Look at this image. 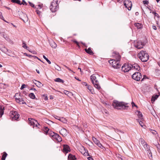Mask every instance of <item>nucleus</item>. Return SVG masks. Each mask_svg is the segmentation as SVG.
I'll return each instance as SVG.
<instances>
[{"instance_id": "42", "label": "nucleus", "mask_w": 160, "mask_h": 160, "mask_svg": "<svg viewBox=\"0 0 160 160\" xmlns=\"http://www.w3.org/2000/svg\"><path fill=\"white\" fill-rule=\"evenodd\" d=\"M137 120L139 122V124L140 125V126L142 127L143 126V122H142L141 121H140V120L139 119H137Z\"/></svg>"}, {"instance_id": "64", "label": "nucleus", "mask_w": 160, "mask_h": 160, "mask_svg": "<svg viewBox=\"0 0 160 160\" xmlns=\"http://www.w3.org/2000/svg\"><path fill=\"white\" fill-rule=\"evenodd\" d=\"M11 52V50H8V55H10L9 54Z\"/></svg>"}, {"instance_id": "38", "label": "nucleus", "mask_w": 160, "mask_h": 160, "mask_svg": "<svg viewBox=\"0 0 160 160\" xmlns=\"http://www.w3.org/2000/svg\"><path fill=\"white\" fill-rule=\"evenodd\" d=\"M42 5L39 4L38 5L36 6L35 7V8L38 9H40L42 7Z\"/></svg>"}, {"instance_id": "34", "label": "nucleus", "mask_w": 160, "mask_h": 160, "mask_svg": "<svg viewBox=\"0 0 160 160\" xmlns=\"http://www.w3.org/2000/svg\"><path fill=\"white\" fill-rule=\"evenodd\" d=\"M87 88L92 93H93L92 89V87L90 85H88L87 86Z\"/></svg>"}, {"instance_id": "50", "label": "nucleus", "mask_w": 160, "mask_h": 160, "mask_svg": "<svg viewBox=\"0 0 160 160\" xmlns=\"http://www.w3.org/2000/svg\"><path fill=\"white\" fill-rule=\"evenodd\" d=\"M143 3L144 4L148 5V3H149V2H148V1H147L146 0L145 1H143Z\"/></svg>"}, {"instance_id": "1", "label": "nucleus", "mask_w": 160, "mask_h": 160, "mask_svg": "<svg viewBox=\"0 0 160 160\" xmlns=\"http://www.w3.org/2000/svg\"><path fill=\"white\" fill-rule=\"evenodd\" d=\"M128 103H125L123 102H119L116 100L113 101L112 105L113 107L117 109L122 108L125 109L126 108H128V106L127 105Z\"/></svg>"}, {"instance_id": "5", "label": "nucleus", "mask_w": 160, "mask_h": 160, "mask_svg": "<svg viewBox=\"0 0 160 160\" xmlns=\"http://www.w3.org/2000/svg\"><path fill=\"white\" fill-rule=\"evenodd\" d=\"M109 62L114 68L118 69L121 67V65L119 64V62L116 61L115 60H110L109 61Z\"/></svg>"}, {"instance_id": "62", "label": "nucleus", "mask_w": 160, "mask_h": 160, "mask_svg": "<svg viewBox=\"0 0 160 160\" xmlns=\"http://www.w3.org/2000/svg\"><path fill=\"white\" fill-rule=\"evenodd\" d=\"M158 65L160 67V58H159V61L158 62Z\"/></svg>"}, {"instance_id": "63", "label": "nucleus", "mask_w": 160, "mask_h": 160, "mask_svg": "<svg viewBox=\"0 0 160 160\" xmlns=\"http://www.w3.org/2000/svg\"><path fill=\"white\" fill-rule=\"evenodd\" d=\"M44 99L45 100H48V97L47 96H45Z\"/></svg>"}, {"instance_id": "11", "label": "nucleus", "mask_w": 160, "mask_h": 160, "mask_svg": "<svg viewBox=\"0 0 160 160\" xmlns=\"http://www.w3.org/2000/svg\"><path fill=\"white\" fill-rule=\"evenodd\" d=\"M63 152L64 153H67L70 151L69 147L67 145L64 144L63 145Z\"/></svg>"}, {"instance_id": "33", "label": "nucleus", "mask_w": 160, "mask_h": 160, "mask_svg": "<svg viewBox=\"0 0 160 160\" xmlns=\"http://www.w3.org/2000/svg\"><path fill=\"white\" fill-rule=\"evenodd\" d=\"M54 68L56 69L58 71H60L61 70V68L57 64H55L54 66Z\"/></svg>"}, {"instance_id": "54", "label": "nucleus", "mask_w": 160, "mask_h": 160, "mask_svg": "<svg viewBox=\"0 0 160 160\" xmlns=\"http://www.w3.org/2000/svg\"><path fill=\"white\" fill-rule=\"evenodd\" d=\"M72 41L76 43L77 45L79 46V43L77 41L75 40H74Z\"/></svg>"}, {"instance_id": "55", "label": "nucleus", "mask_w": 160, "mask_h": 160, "mask_svg": "<svg viewBox=\"0 0 160 160\" xmlns=\"http://www.w3.org/2000/svg\"><path fill=\"white\" fill-rule=\"evenodd\" d=\"M54 118L59 120V119H60V117H59L58 116H55L54 117Z\"/></svg>"}, {"instance_id": "26", "label": "nucleus", "mask_w": 160, "mask_h": 160, "mask_svg": "<svg viewBox=\"0 0 160 160\" xmlns=\"http://www.w3.org/2000/svg\"><path fill=\"white\" fill-rule=\"evenodd\" d=\"M159 95H153L151 98V101H152L154 102L156 99H157L158 98Z\"/></svg>"}, {"instance_id": "49", "label": "nucleus", "mask_w": 160, "mask_h": 160, "mask_svg": "<svg viewBox=\"0 0 160 160\" xmlns=\"http://www.w3.org/2000/svg\"><path fill=\"white\" fill-rule=\"evenodd\" d=\"M151 131H152V133L153 134L156 135L157 134V132L155 130H151Z\"/></svg>"}, {"instance_id": "14", "label": "nucleus", "mask_w": 160, "mask_h": 160, "mask_svg": "<svg viewBox=\"0 0 160 160\" xmlns=\"http://www.w3.org/2000/svg\"><path fill=\"white\" fill-rule=\"evenodd\" d=\"M143 45L142 42L139 41L137 42V44L135 45V47L137 48L140 49L143 48Z\"/></svg>"}, {"instance_id": "25", "label": "nucleus", "mask_w": 160, "mask_h": 160, "mask_svg": "<svg viewBox=\"0 0 160 160\" xmlns=\"http://www.w3.org/2000/svg\"><path fill=\"white\" fill-rule=\"evenodd\" d=\"M137 112L138 113L137 115L138 118L141 120H142L143 119V116L141 112L138 111H137Z\"/></svg>"}, {"instance_id": "47", "label": "nucleus", "mask_w": 160, "mask_h": 160, "mask_svg": "<svg viewBox=\"0 0 160 160\" xmlns=\"http://www.w3.org/2000/svg\"><path fill=\"white\" fill-rule=\"evenodd\" d=\"M64 93L68 95V94H71V92H69V91H67V90H64Z\"/></svg>"}, {"instance_id": "21", "label": "nucleus", "mask_w": 160, "mask_h": 160, "mask_svg": "<svg viewBox=\"0 0 160 160\" xmlns=\"http://www.w3.org/2000/svg\"><path fill=\"white\" fill-rule=\"evenodd\" d=\"M59 132L61 134L65 135L67 134V131L65 128H63L59 131Z\"/></svg>"}, {"instance_id": "6", "label": "nucleus", "mask_w": 160, "mask_h": 160, "mask_svg": "<svg viewBox=\"0 0 160 160\" xmlns=\"http://www.w3.org/2000/svg\"><path fill=\"white\" fill-rule=\"evenodd\" d=\"M10 116L12 120H18L19 117V115L16 111H11L10 113Z\"/></svg>"}, {"instance_id": "2", "label": "nucleus", "mask_w": 160, "mask_h": 160, "mask_svg": "<svg viewBox=\"0 0 160 160\" xmlns=\"http://www.w3.org/2000/svg\"><path fill=\"white\" fill-rule=\"evenodd\" d=\"M138 56L139 59L142 62H146L148 60L149 56L148 53H146V51H141L138 54Z\"/></svg>"}, {"instance_id": "8", "label": "nucleus", "mask_w": 160, "mask_h": 160, "mask_svg": "<svg viewBox=\"0 0 160 160\" xmlns=\"http://www.w3.org/2000/svg\"><path fill=\"white\" fill-rule=\"evenodd\" d=\"M122 69L124 72H128L129 70H131V64L124 65L122 66Z\"/></svg>"}, {"instance_id": "30", "label": "nucleus", "mask_w": 160, "mask_h": 160, "mask_svg": "<svg viewBox=\"0 0 160 160\" xmlns=\"http://www.w3.org/2000/svg\"><path fill=\"white\" fill-rule=\"evenodd\" d=\"M92 140L94 143L96 145L99 142V141L96 138L94 137H92Z\"/></svg>"}, {"instance_id": "20", "label": "nucleus", "mask_w": 160, "mask_h": 160, "mask_svg": "<svg viewBox=\"0 0 160 160\" xmlns=\"http://www.w3.org/2000/svg\"><path fill=\"white\" fill-rule=\"evenodd\" d=\"M134 26L136 27L138 29H142V28L143 25L141 23H137L134 24Z\"/></svg>"}, {"instance_id": "24", "label": "nucleus", "mask_w": 160, "mask_h": 160, "mask_svg": "<svg viewBox=\"0 0 160 160\" xmlns=\"http://www.w3.org/2000/svg\"><path fill=\"white\" fill-rule=\"evenodd\" d=\"M3 52L5 53L8 54V49L5 47H2L0 49Z\"/></svg>"}, {"instance_id": "45", "label": "nucleus", "mask_w": 160, "mask_h": 160, "mask_svg": "<svg viewBox=\"0 0 160 160\" xmlns=\"http://www.w3.org/2000/svg\"><path fill=\"white\" fill-rule=\"evenodd\" d=\"M152 13L154 15L155 17H156L158 18L159 17V15L155 12H152Z\"/></svg>"}, {"instance_id": "7", "label": "nucleus", "mask_w": 160, "mask_h": 160, "mask_svg": "<svg viewBox=\"0 0 160 160\" xmlns=\"http://www.w3.org/2000/svg\"><path fill=\"white\" fill-rule=\"evenodd\" d=\"M132 78L137 81H140L142 77V75L140 73L137 72L133 74L132 76Z\"/></svg>"}, {"instance_id": "12", "label": "nucleus", "mask_w": 160, "mask_h": 160, "mask_svg": "<svg viewBox=\"0 0 160 160\" xmlns=\"http://www.w3.org/2000/svg\"><path fill=\"white\" fill-rule=\"evenodd\" d=\"M53 139L57 140L58 142H60L62 141L61 137L57 133H56L55 135L53 137Z\"/></svg>"}, {"instance_id": "37", "label": "nucleus", "mask_w": 160, "mask_h": 160, "mask_svg": "<svg viewBox=\"0 0 160 160\" xmlns=\"http://www.w3.org/2000/svg\"><path fill=\"white\" fill-rule=\"evenodd\" d=\"M29 96L32 99H35V96L33 93H31L29 94Z\"/></svg>"}, {"instance_id": "44", "label": "nucleus", "mask_w": 160, "mask_h": 160, "mask_svg": "<svg viewBox=\"0 0 160 160\" xmlns=\"http://www.w3.org/2000/svg\"><path fill=\"white\" fill-rule=\"evenodd\" d=\"M33 121H35V122L36 123L35 126L36 127H38V128H39V127H38V126L39 125V123L35 119H33Z\"/></svg>"}, {"instance_id": "56", "label": "nucleus", "mask_w": 160, "mask_h": 160, "mask_svg": "<svg viewBox=\"0 0 160 160\" xmlns=\"http://www.w3.org/2000/svg\"><path fill=\"white\" fill-rule=\"evenodd\" d=\"M82 84L83 85H84V86H87L88 85L87 84V83H86V82H83L82 83Z\"/></svg>"}, {"instance_id": "39", "label": "nucleus", "mask_w": 160, "mask_h": 160, "mask_svg": "<svg viewBox=\"0 0 160 160\" xmlns=\"http://www.w3.org/2000/svg\"><path fill=\"white\" fill-rule=\"evenodd\" d=\"M31 121H30V123H31V125H33V127L35 126L36 125V123L35 122V121H33V119H31Z\"/></svg>"}, {"instance_id": "13", "label": "nucleus", "mask_w": 160, "mask_h": 160, "mask_svg": "<svg viewBox=\"0 0 160 160\" xmlns=\"http://www.w3.org/2000/svg\"><path fill=\"white\" fill-rule=\"evenodd\" d=\"M139 141L141 144L143 146L144 148H146V149H148V145L142 138H140Z\"/></svg>"}, {"instance_id": "9", "label": "nucleus", "mask_w": 160, "mask_h": 160, "mask_svg": "<svg viewBox=\"0 0 160 160\" xmlns=\"http://www.w3.org/2000/svg\"><path fill=\"white\" fill-rule=\"evenodd\" d=\"M124 5L128 10H131L132 7V3L131 1L128 0H125L124 2Z\"/></svg>"}, {"instance_id": "29", "label": "nucleus", "mask_w": 160, "mask_h": 160, "mask_svg": "<svg viewBox=\"0 0 160 160\" xmlns=\"http://www.w3.org/2000/svg\"><path fill=\"white\" fill-rule=\"evenodd\" d=\"M4 107H2L1 106L0 107V115L1 116H2L4 113Z\"/></svg>"}, {"instance_id": "27", "label": "nucleus", "mask_w": 160, "mask_h": 160, "mask_svg": "<svg viewBox=\"0 0 160 160\" xmlns=\"http://www.w3.org/2000/svg\"><path fill=\"white\" fill-rule=\"evenodd\" d=\"M50 45L52 48H56L57 46L56 44L53 41L50 43Z\"/></svg>"}, {"instance_id": "60", "label": "nucleus", "mask_w": 160, "mask_h": 160, "mask_svg": "<svg viewBox=\"0 0 160 160\" xmlns=\"http://www.w3.org/2000/svg\"><path fill=\"white\" fill-rule=\"evenodd\" d=\"M88 160H93V159L91 157H88Z\"/></svg>"}, {"instance_id": "40", "label": "nucleus", "mask_w": 160, "mask_h": 160, "mask_svg": "<svg viewBox=\"0 0 160 160\" xmlns=\"http://www.w3.org/2000/svg\"><path fill=\"white\" fill-rule=\"evenodd\" d=\"M56 133H55L53 132H49V134L50 135V136L52 137V138L53 139V137L55 135Z\"/></svg>"}, {"instance_id": "15", "label": "nucleus", "mask_w": 160, "mask_h": 160, "mask_svg": "<svg viewBox=\"0 0 160 160\" xmlns=\"http://www.w3.org/2000/svg\"><path fill=\"white\" fill-rule=\"evenodd\" d=\"M16 101L20 103V104H26V103L25 102V101H24V100L22 99V98H16Z\"/></svg>"}, {"instance_id": "19", "label": "nucleus", "mask_w": 160, "mask_h": 160, "mask_svg": "<svg viewBox=\"0 0 160 160\" xmlns=\"http://www.w3.org/2000/svg\"><path fill=\"white\" fill-rule=\"evenodd\" d=\"M85 50L87 53L90 55H92L94 54L90 48H88V49H85Z\"/></svg>"}, {"instance_id": "4", "label": "nucleus", "mask_w": 160, "mask_h": 160, "mask_svg": "<svg viewBox=\"0 0 160 160\" xmlns=\"http://www.w3.org/2000/svg\"><path fill=\"white\" fill-rule=\"evenodd\" d=\"M90 78L92 84L95 88L98 90H100L101 87L99 85V82L97 79L96 76L93 74L91 76Z\"/></svg>"}, {"instance_id": "58", "label": "nucleus", "mask_w": 160, "mask_h": 160, "mask_svg": "<svg viewBox=\"0 0 160 160\" xmlns=\"http://www.w3.org/2000/svg\"><path fill=\"white\" fill-rule=\"evenodd\" d=\"M152 28L154 30H157V27L153 25L152 26Z\"/></svg>"}, {"instance_id": "61", "label": "nucleus", "mask_w": 160, "mask_h": 160, "mask_svg": "<svg viewBox=\"0 0 160 160\" xmlns=\"http://www.w3.org/2000/svg\"><path fill=\"white\" fill-rule=\"evenodd\" d=\"M26 55V56H28L29 57H32V56L31 55H28V54H27V53H24Z\"/></svg>"}, {"instance_id": "59", "label": "nucleus", "mask_w": 160, "mask_h": 160, "mask_svg": "<svg viewBox=\"0 0 160 160\" xmlns=\"http://www.w3.org/2000/svg\"><path fill=\"white\" fill-rule=\"evenodd\" d=\"M24 4V5H27V3L24 0H22V2Z\"/></svg>"}, {"instance_id": "35", "label": "nucleus", "mask_w": 160, "mask_h": 160, "mask_svg": "<svg viewBox=\"0 0 160 160\" xmlns=\"http://www.w3.org/2000/svg\"><path fill=\"white\" fill-rule=\"evenodd\" d=\"M22 47L23 48L25 49H26L27 50H28V49H29V48L26 46V45L24 42H23Z\"/></svg>"}, {"instance_id": "18", "label": "nucleus", "mask_w": 160, "mask_h": 160, "mask_svg": "<svg viewBox=\"0 0 160 160\" xmlns=\"http://www.w3.org/2000/svg\"><path fill=\"white\" fill-rule=\"evenodd\" d=\"M34 81L36 82H33L38 87L41 88L42 87L43 85L39 81H37L36 80H34Z\"/></svg>"}, {"instance_id": "36", "label": "nucleus", "mask_w": 160, "mask_h": 160, "mask_svg": "<svg viewBox=\"0 0 160 160\" xmlns=\"http://www.w3.org/2000/svg\"><path fill=\"white\" fill-rule=\"evenodd\" d=\"M43 130L45 132V133L46 134H47L49 130V129L47 127H44L43 128Z\"/></svg>"}, {"instance_id": "41", "label": "nucleus", "mask_w": 160, "mask_h": 160, "mask_svg": "<svg viewBox=\"0 0 160 160\" xmlns=\"http://www.w3.org/2000/svg\"><path fill=\"white\" fill-rule=\"evenodd\" d=\"M43 58L46 60V61L49 64H50L51 63L50 61L49 60H48V58H47L44 55H43Z\"/></svg>"}, {"instance_id": "43", "label": "nucleus", "mask_w": 160, "mask_h": 160, "mask_svg": "<svg viewBox=\"0 0 160 160\" xmlns=\"http://www.w3.org/2000/svg\"><path fill=\"white\" fill-rule=\"evenodd\" d=\"M97 145L102 149H103V148H104V147L102 146V144L100 142L98 143Z\"/></svg>"}, {"instance_id": "31", "label": "nucleus", "mask_w": 160, "mask_h": 160, "mask_svg": "<svg viewBox=\"0 0 160 160\" xmlns=\"http://www.w3.org/2000/svg\"><path fill=\"white\" fill-rule=\"evenodd\" d=\"M59 121L61 122H63L64 123H66L67 122V120L66 119L63 118V117H60V119H59Z\"/></svg>"}, {"instance_id": "57", "label": "nucleus", "mask_w": 160, "mask_h": 160, "mask_svg": "<svg viewBox=\"0 0 160 160\" xmlns=\"http://www.w3.org/2000/svg\"><path fill=\"white\" fill-rule=\"evenodd\" d=\"M131 104L132 105V107H133L134 106L136 107H137V106L134 103V102H132Z\"/></svg>"}, {"instance_id": "48", "label": "nucleus", "mask_w": 160, "mask_h": 160, "mask_svg": "<svg viewBox=\"0 0 160 160\" xmlns=\"http://www.w3.org/2000/svg\"><path fill=\"white\" fill-rule=\"evenodd\" d=\"M30 52H31L33 54H36L37 53H36V52L35 51H32L31 50V49H28V50Z\"/></svg>"}, {"instance_id": "16", "label": "nucleus", "mask_w": 160, "mask_h": 160, "mask_svg": "<svg viewBox=\"0 0 160 160\" xmlns=\"http://www.w3.org/2000/svg\"><path fill=\"white\" fill-rule=\"evenodd\" d=\"M115 54L114 56L115 57L116 59H115L116 61H118V62H119L120 59H121V56L119 54V53L118 52H115Z\"/></svg>"}, {"instance_id": "17", "label": "nucleus", "mask_w": 160, "mask_h": 160, "mask_svg": "<svg viewBox=\"0 0 160 160\" xmlns=\"http://www.w3.org/2000/svg\"><path fill=\"white\" fill-rule=\"evenodd\" d=\"M0 34L6 40L9 41L10 39L9 38L8 36V35L3 32H0Z\"/></svg>"}, {"instance_id": "53", "label": "nucleus", "mask_w": 160, "mask_h": 160, "mask_svg": "<svg viewBox=\"0 0 160 160\" xmlns=\"http://www.w3.org/2000/svg\"><path fill=\"white\" fill-rule=\"evenodd\" d=\"M36 12L39 15H40L41 13V12L38 10H36Z\"/></svg>"}, {"instance_id": "3", "label": "nucleus", "mask_w": 160, "mask_h": 160, "mask_svg": "<svg viewBox=\"0 0 160 160\" xmlns=\"http://www.w3.org/2000/svg\"><path fill=\"white\" fill-rule=\"evenodd\" d=\"M58 0H53L51 3L50 7V10L52 12H54L58 9Z\"/></svg>"}, {"instance_id": "22", "label": "nucleus", "mask_w": 160, "mask_h": 160, "mask_svg": "<svg viewBox=\"0 0 160 160\" xmlns=\"http://www.w3.org/2000/svg\"><path fill=\"white\" fill-rule=\"evenodd\" d=\"M68 158L70 160H75L76 159V158H75L74 155H73L71 154H69Z\"/></svg>"}, {"instance_id": "28", "label": "nucleus", "mask_w": 160, "mask_h": 160, "mask_svg": "<svg viewBox=\"0 0 160 160\" xmlns=\"http://www.w3.org/2000/svg\"><path fill=\"white\" fill-rule=\"evenodd\" d=\"M54 81L56 82H61L62 83H63L64 82V80L61 79L60 78H56L54 80Z\"/></svg>"}, {"instance_id": "51", "label": "nucleus", "mask_w": 160, "mask_h": 160, "mask_svg": "<svg viewBox=\"0 0 160 160\" xmlns=\"http://www.w3.org/2000/svg\"><path fill=\"white\" fill-rule=\"evenodd\" d=\"M26 86V85L24 84H23L22 85L20 88V89L21 90L23 89V88H25Z\"/></svg>"}, {"instance_id": "32", "label": "nucleus", "mask_w": 160, "mask_h": 160, "mask_svg": "<svg viewBox=\"0 0 160 160\" xmlns=\"http://www.w3.org/2000/svg\"><path fill=\"white\" fill-rule=\"evenodd\" d=\"M7 154L5 152H4L2 156V160H5V159L6 157L7 156Z\"/></svg>"}, {"instance_id": "23", "label": "nucleus", "mask_w": 160, "mask_h": 160, "mask_svg": "<svg viewBox=\"0 0 160 160\" xmlns=\"http://www.w3.org/2000/svg\"><path fill=\"white\" fill-rule=\"evenodd\" d=\"M11 2L13 3H17L20 5L22 4L24 5V4L23 3L21 2V1L20 0H11Z\"/></svg>"}, {"instance_id": "52", "label": "nucleus", "mask_w": 160, "mask_h": 160, "mask_svg": "<svg viewBox=\"0 0 160 160\" xmlns=\"http://www.w3.org/2000/svg\"><path fill=\"white\" fill-rule=\"evenodd\" d=\"M29 2L30 5V6H31L33 8H35V7L33 4L32 3H31V2Z\"/></svg>"}, {"instance_id": "46", "label": "nucleus", "mask_w": 160, "mask_h": 160, "mask_svg": "<svg viewBox=\"0 0 160 160\" xmlns=\"http://www.w3.org/2000/svg\"><path fill=\"white\" fill-rule=\"evenodd\" d=\"M157 147L158 149H159V148H160V145L158 142H157L156 144H154Z\"/></svg>"}, {"instance_id": "10", "label": "nucleus", "mask_w": 160, "mask_h": 160, "mask_svg": "<svg viewBox=\"0 0 160 160\" xmlns=\"http://www.w3.org/2000/svg\"><path fill=\"white\" fill-rule=\"evenodd\" d=\"M131 70H135L139 71L140 69V67L139 65L137 63H134L133 64H131Z\"/></svg>"}]
</instances>
